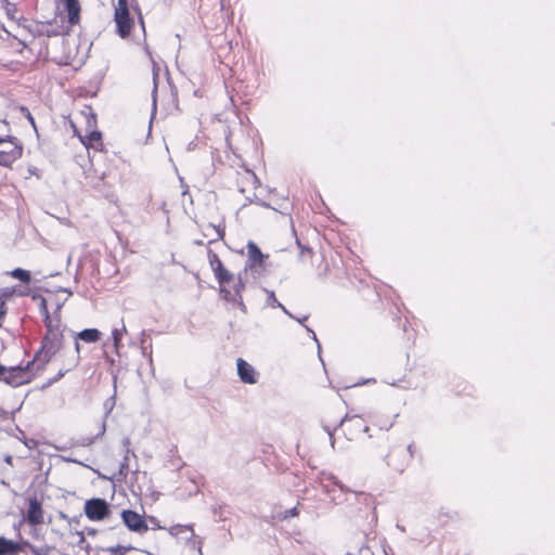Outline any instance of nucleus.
<instances>
[{
  "mask_svg": "<svg viewBox=\"0 0 555 555\" xmlns=\"http://www.w3.org/2000/svg\"><path fill=\"white\" fill-rule=\"evenodd\" d=\"M220 285V294L227 301H231L237 306V308L246 312V306L243 301L242 291L245 288V281L242 272L237 274V281L233 284L232 289L228 288V284L233 281L234 275L225 268H219L218 272L214 274Z\"/></svg>",
  "mask_w": 555,
  "mask_h": 555,
  "instance_id": "1",
  "label": "nucleus"
},
{
  "mask_svg": "<svg viewBox=\"0 0 555 555\" xmlns=\"http://www.w3.org/2000/svg\"><path fill=\"white\" fill-rule=\"evenodd\" d=\"M63 334H46L41 340V346L36 352L29 364L36 365V372L44 370L46 365L65 348L63 345Z\"/></svg>",
  "mask_w": 555,
  "mask_h": 555,
  "instance_id": "2",
  "label": "nucleus"
},
{
  "mask_svg": "<svg viewBox=\"0 0 555 555\" xmlns=\"http://www.w3.org/2000/svg\"><path fill=\"white\" fill-rule=\"evenodd\" d=\"M323 483L322 488L325 493H327L331 496V500L335 503H341L343 500L335 494L334 489L331 488L328 483H324L325 480H328L332 482L334 487H337L341 493H352L361 503H364L366 505L371 504L373 502V498L371 494L365 492H353L351 491L347 486H345L336 476L333 474H324L323 475Z\"/></svg>",
  "mask_w": 555,
  "mask_h": 555,
  "instance_id": "3",
  "label": "nucleus"
},
{
  "mask_svg": "<svg viewBox=\"0 0 555 555\" xmlns=\"http://www.w3.org/2000/svg\"><path fill=\"white\" fill-rule=\"evenodd\" d=\"M247 248V260L243 269V273L246 275L250 271L251 275L256 279L261 275L263 271L264 259L268 255H264L256 243L249 241L246 245Z\"/></svg>",
  "mask_w": 555,
  "mask_h": 555,
  "instance_id": "4",
  "label": "nucleus"
},
{
  "mask_svg": "<svg viewBox=\"0 0 555 555\" xmlns=\"http://www.w3.org/2000/svg\"><path fill=\"white\" fill-rule=\"evenodd\" d=\"M36 373V365L27 362L25 366L16 365L7 367V373L3 375L2 380L8 385L17 387L29 383L33 375Z\"/></svg>",
  "mask_w": 555,
  "mask_h": 555,
  "instance_id": "5",
  "label": "nucleus"
},
{
  "mask_svg": "<svg viewBox=\"0 0 555 555\" xmlns=\"http://www.w3.org/2000/svg\"><path fill=\"white\" fill-rule=\"evenodd\" d=\"M22 146L14 137L0 138V166L9 167L22 156Z\"/></svg>",
  "mask_w": 555,
  "mask_h": 555,
  "instance_id": "6",
  "label": "nucleus"
},
{
  "mask_svg": "<svg viewBox=\"0 0 555 555\" xmlns=\"http://www.w3.org/2000/svg\"><path fill=\"white\" fill-rule=\"evenodd\" d=\"M357 543L361 544L359 548L360 554L366 552L371 555H389L388 553L391 552V548L383 538H369L367 535L360 534Z\"/></svg>",
  "mask_w": 555,
  "mask_h": 555,
  "instance_id": "7",
  "label": "nucleus"
},
{
  "mask_svg": "<svg viewBox=\"0 0 555 555\" xmlns=\"http://www.w3.org/2000/svg\"><path fill=\"white\" fill-rule=\"evenodd\" d=\"M111 513V507L104 499L93 498L85 503V514L90 520H103L108 518Z\"/></svg>",
  "mask_w": 555,
  "mask_h": 555,
  "instance_id": "8",
  "label": "nucleus"
},
{
  "mask_svg": "<svg viewBox=\"0 0 555 555\" xmlns=\"http://www.w3.org/2000/svg\"><path fill=\"white\" fill-rule=\"evenodd\" d=\"M120 517L125 526L137 533H143L147 531L149 527L143 518L139 513L131 511V509H124L120 513Z\"/></svg>",
  "mask_w": 555,
  "mask_h": 555,
  "instance_id": "9",
  "label": "nucleus"
},
{
  "mask_svg": "<svg viewBox=\"0 0 555 555\" xmlns=\"http://www.w3.org/2000/svg\"><path fill=\"white\" fill-rule=\"evenodd\" d=\"M115 23L117 27V34L121 38H126L130 35L132 28V20L130 18L128 8H116Z\"/></svg>",
  "mask_w": 555,
  "mask_h": 555,
  "instance_id": "10",
  "label": "nucleus"
},
{
  "mask_svg": "<svg viewBox=\"0 0 555 555\" xmlns=\"http://www.w3.org/2000/svg\"><path fill=\"white\" fill-rule=\"evenodd\" d=\"M237 374L240 379L245 384H256V371L248 362L243 360L242 358L237 359Z\"/></svg>",
  "mask_w": 555,
  "mask_h": 555,
  "instance_id": "11",
  "label": "nucleus"
},
{
  "mask_svg": "<svg viewBox=\"0 0 555 555\" xmlns=\"http://www.w3.org/2000/svg\"><path fill=\"white\" fill-rule=\"evenodd\" d=\"M26 519L31 525H39L43 522V511L41 503L37 500V498L29 500Z\"/></svg>",
  "mask_w": 555,
  "mask_h": 555,
  "instance_id": "12",
  "label": "nucleus"
},
{
  "mask_svg": "<svg viewBox=\"0 0 555 555\" xmlns=\"http://www.w3.org/2000/svg\"><path fill=\"white\" fill-rule=\"evenodd\" d=\"M346 422L353 423L354 427L358 429H360L362 427L359 416H357V415L349 416L348 414H346L343 418H340V421L334 427H331L328 425H323L324 430L330 436L332 447H334V443H335L334 433L337 430V428L341 427Z\"/></svg>",
  "mask_w": 555,
  "mask_h": 555,
  "instance_id": "13",
  "label": "nucleus"
},
{
  "mask_svg": "<svg viewBox=\"0 0 555 555\" xmlns=\"http://www.w3.org/2000/svg\"><path fill=\"white\" fill-rule=\"evenodd\" d=\"M79 361H80L79 356L69 354V357H67V365L60 366L57 374L53 378H51L47 382V386H50V385L56 383L57 380H60L66 373H68L73 369H75L79 364Z\"/></svg>",
  "mask_w": 555,
  "mask_h": 555,
  "instance_id": "14",
  "label": "nucleus"
},
{
  "mask_svg": "<svg viewBox=\"0 0 555 555\" xmlns=\"http://www.w3.org/2000/svg\"><path fill=\"white\" fill-rule=\"evenodd\" d=\"M67 11L68 23L70 25L78 24L80 20V4L78 0H64Z\"/></svg>",
  "mask_w": 555,
  "mask_h": 555,
  "instance_id": "15",
  "label": "nucleus"
},
{
  "mask_svg": "<svg viewBox=\"0 0 555 555\" xmlns=\"http://www.w3.org/2000/svg\"><path fill=\"white\" fill-rule=\"evenodd\" d=\"M49 23L31 22L23 26V30H27L33 39L36 37H42L48 34Z\"/></svg>",
  "mask_w": 555,
  "mask_h": 555,
  "instance_id": "16",
  "label": "nucleus"
},
{
  "mask_svg": "<svg viewBox=\"0 0 555 555\" xmlns=\"http://www.w3.org/2000/svg\"><path fill=\"white\" fill-rule=\"evenodd\" d=\"M74 338L85 343H96L101 338V332L96 328H86L74 333Z\"/></svg>",
  "mask_w": 555,
  "mask_h": 555,
  "instance_id": "17",
  "label": "nucleus"
},
{
  "mask_svg": "<svg viewBox=\"0 0 555 555\" xmlns=\"http://www.w3.org/2000/svg\"><path fill=\"white\" fill-rule=\"evenodd\" d=\"M21 551L20 543L0 537V555H15Z\"/></svg>",
  "mask_w": 555,
  "mask_h": 555,
  "instance_id": "18",
  "label": "nucleus"
},
{
  "mask_svg": "<svg viewBox=\"0 0 555 555\" xmlns=\"http://www.w3.org/2000/svg\"><path fill=\"white\" fill-rule=\"evenodd\" d=\"M101 139V132L98 130H93L90 131L87 135L81 137L80 141L87 149L93 147L94 150H99L98 145H102Z\"/></svg>",
  "mask_w": 555,
  "mask_h": 555,
  "instance_id": "19",
  "label": "nucleus"
},
{
  "mask_svg": "<svg viewBox=\"0 0 555 555\" xmlns=\"http://www.w3.org/2000/svg\"><path fill=\"white\" fill-rule=\"evenodd\" d=\"M10 275L23 283H29L31 281L30 272L22 268H15L10 272Z\"/></svg>",
  "mask_w": 555,
  "mask_h": 555,
  "instance_id": "20",
  "label": "nucleus"
},
{
  "mask_svg": "<svg viewBox=\"0 0 555 555\" xmlns=\"http://www.w3.org/2000/svg\"><path fill=\"white\" fill-rule=\"evenodd\" d=\"M208 260L214 274L218 272L219 268H224L219 256L211 250L208 251Z\"/></svg>",
  "mask_w": 555,
  "mask_h": 555,
  "instance_id": "21",
  "label": "nucleus"
},
{
  "mask_svg": "<svg viewBox=\"0 0 555 555\" xmlns=\"http://www.w3.org/2000/svg\"><path fill=\"white\" fill-rule=\"evenodd\" d=\"M105 429H106L105 422H103L101 424V429L95 437H93V438L92 437H83L78 441V446L88 447V446L92 444L94 442L95 438L101 437L105 434Z\"/></svg>",
  "mask_w": 555,
  "mask_h": 555,
  "instance_id": "22",
  "label": "nucleus"
},
{
  "mask_svg": "<svg viewBox=\"0 0 555 555\" xmlns=\"http://www.w3.org/2000/svg\"><path fill=\"white\" fill-rule=\"evenodd\" d=\"M33 299H39L40 302H39V310H40V313L43 315L44 319H49L50 318V313H49V310H48V306H47V299L40 295H34L33 296Z\"/></svg>",
  "mask_w": 555,
  "mask_h": 555,
  "instance_id": "23",
  "label": "nucleus"
},
{
  "mask_svg": "<svg viewBox=\"0 0 555 555\" xmlns=\"http://www.w3.org/2000/svg\"><path fill=\"white\" fill-rule=\"evenodd\" d=\"M264 292L268 295V298H267L268 306H270L272 308L282 307V304L276 299L273 291H269V289L264 288Z\"/></svg>",
  "mask_w": 555,
  "mask_h": 555,
  "instance_id": "24",
  "label": "nucleus"
},
{
  "mask_svg": "<svg viewBox=\"0 0 555 555\" xmlns=\"http://www.w3.org/2000/svg\"><path fill=\"white\" fill-rule=\"evenodd\" d=\"M44 324L47 327L46 334H50V333L63 334V332L59 328V324H55V325L53 324L51 317L49 319H44Z\"/></svg>",
  "mask_w": 555,
  "mask_h": 555,
  "instance_id": "25",
  "label": "nucleus"
},
{
  "mask_svg": "<svg viewBox=\"0 0 555 555\" xmlns=\"http://www.w3.org/2000/svg\"><path fill=\"white\" fill-rule=\"evenodd\" d=\"M208 228L214 230V232L216 233V237L212 238L210 242H214L217 240H222L224 237V234H225L224 227H221L220 224L215 225V224L209 223Z\"/></svg>",
  "mask_w": 555,
  "mask_h": 555,
  "instance_id": "26",
  "label": "nucleus"
},
{
  "mask_svg": "<svg viewBox=\"0 0 555 555\" xmlns=\"http://www.w3.org/2000/svg\"><path fill=\"white\" fill-rule=\"evenodd\" d=\"M2 3L5 4V12H7V15L11 18V20H15L16 16H15V13L17 12V8L14 3H11L9 0L7 1H1Z\"/></svg>",
  "mask_w": 555,
  "mask_h": 555,
  "instance_id": "27",
  "label": "nucleus"
},
{
  "mask_svg": "<svg viewBox=\"0 0 555 555\" xmlns=\"http://www.w3.org/2000/svg\"><path fill=\"white\" fill-rule=\"evenodd\" d=\"M122 332H126L125 325H122L121 330L114 328L113 332H112L114 345H115L116 348L118 347V345H119V343L121 340Z\"/></svg>",
  "mask_w": 555,
  "mask_h": 555,
  "instance_id": "28",
  "label": "nucleus"
},
{
  "mask_svg": "<svg viewBox=\"0 0 555 555\" xmlns=\"http://www.w3.org/2000/svg\"><path fill=\"white\" fill-rule=\"evenodd\" d=\"M121 443H122V447L125 448L127 454H131V456H133V457L137 456L135 453L133 452V450L130 449L131 441H130L129 437H125L122 439Z\"/></svg>",
  "mask_w": 555,
  "mask_h": 555,
  "instance_id": "29",
  "label": "nucleus"
},
{
  "mask_svg": "<svg viewBox=\"0 0 555 555\" xmlns=\"http://www.w3.org/2000/svg\"><path fill=\"white\" fill-rule=\"evenodd\" d=\"M67 357H69V350L64 348L62 352L59 354V359L61 360V366L67 365Z\"/></svg>",
  "mask_w": 555,
  "mask_h": 555,
  "instance_id": "30",
  "label": "nucleus"
},
{
  "mask_svg": "<svg viewBox=\"0 0 555 555\" xmlns=\"http://www.w3.org/2000/svg\"><path fill=\"white\" fill-rule=\"evenodd\" d=\"M22 111L25 112V116H26L27 120L30 122V125L33 126V128L37 132V127H36L35 118L33 117L30 112L26 107H22Z\"/></svg>",
  "mask_w": 555,
  "mask_h": 555,
  "instance_id": "31",
  "label": "nucleus"
},
{
  "mask_svg": "<svg viewBox=\"0 0 555 555\" xmlns=\"http://www.w3.org/2000/svg\"><path fill=\"white\" fill-rule=\"evenodd\" d=\"M298 515V511H297V507H293V508H289L287 511H285L284 513V518L287 519V518H291V517H295Z\"/></svg>",
  "mask_w": 555,
  "mask_h": 555,
  "instance_id": "32",
  "label": "nucleus"
},
{
  "mask_svg": "<svg viewBox=\"0 0 555 555\" xmlns=\"http://www.w3.org/2000/svg\"><path fill=\"white\" fill-rule=\"evenodd\" d=\"M128 470H129V464H128V462L122 460V462L120 463V467H119V474L126 476Z\"/></svg>",
  "mask_w": 555,
  "mask_h": 555,
  "instance_id": "33",
  "label": "nucleus"
},
{
  "mask_svg": "<svg viewBox=\"0 0 555 555\" xmlns=\"http://www.w3.org/2000/svg\"><path fill=\"white\" fill-rule=\"evenodd\" d=\"M69 350V354H76L80 357V344L78 343V339H75V350Z\"/></svg>",
  "mask_w": 555,
  "mask_h": 555,
  "instance_id": "34",
  "label": "nucleus"
},
{
  "mask_svg": "<svg viewBox=\"0 0 555 555\" xmlns=\"http://www.w3.org/2000/svg\"><path fill=\"white\" fill-rule=\"evenodd\" d=\"M57 35H59V31L51 29V24L49 23L48 34H44L43 36L52 37V36H57Z\"/></svg>",
  "mask_w": 555,
  "mask_h": 555,
  "instance_id": "35",
  "label": "nucleus"
},
{
  "mask_svg": "<svg viewBox=\"0 0 555 555\" xmlns=\"http://www.w3.org/2000/svg\"><path fill=\"white\" fill-rule=\"evenodd\" d=\"M5 313H7L5 304L2 301V302H0V319H1L2 317H4V315H5Z\"/></svg>",
  "mask_w": 555,
  "mask_h": 555,
  "instance_id": "36",
  "label": "nucleus"
},
{
  "mask_svg": "<svg viewBox=\"0 0 555 555\" xmlns=\"http://www.w3.org/2000/svg\"><path fill=\"white\" fill-rule=\"evenodd\" d=\"M285 314H287L289 318L295 319V317L285 308L284 305L282 307H279Z\"/></svg>",
  "mask_w": 555,
  "mask_h": 555,
  "instance_id": "37",
  "label": "nucleus"
},
{
  "mask_svg": "<svg viewBox=\"0 0 555 555\" xmlns=\"http://www.w3.org/2000/svg\"><path fill=\"white\" fill-rule=\"evenodd\" d=\"M117 8H128V0H118Z\"/></svg>",
  "mask_w": 555,
  "mask_h": 555,
  "instance_id": "38",
  "label": "nucleus"
},
{
  "mask_svg": "<svg viewBox=\"0 0 555 555\" xmlns=\"http://www.w3.org/2000/svg\"><path fill=\"white\" fill-rule=\"evenodd\" d=\"M7 373V367L0 364V380H2L3 375Z\"/></svg>",
  "mask_w": 555,
  "mask_h": 555,
  "instance_id": "39",
  "label": "nucleus"
},
{
  "mask_svg": "<svg viewBox=\"0 0 555 555\" xmlns=\"http://www.w3.org/2000/svg\"><path fill=\"white\" fill-rule=\"evenodd\" d=\"M153 106H154V109H156V86L154 87V90H153Z\"/></svg>",
  "mask_w": 555,
  "mask_h": 555,
  "instance_id": "40",
  "label": "nucleus"
},
{
  "mask_svg": "<svg viewBox=\"0 0 555 555\" xmlns=\"http://www.w3.org/2000/svg\"><path fill=\"white\" fill-rule=\"evenodd\" d=\"M305 327H306V330H307L308 332H310V333L312 334L313 339H314L315 341H318L317 336H315V333H314L311 328H309L308 326H305Z\"/></svg>",
  "mask_w": 555,
  "mask_h": 555,
  "instance_id": "41",
  "label": "nucleus"
},
{
  "mask_svg": "<svg viewBox=\"0 0 555 555\" xmlns=\"http://www.w3.org/2000/svg\"><path fill=\"white\" fill-rule=\"evenodd\" d=\"M65 461H67V462H72V463H77V464H82V463H81V462H79L78 460H76V459H70V457L65 459Z\"/></svg>",
  "mask_w": 555,
  "mask_h": 555,
  "instance_id": "42",
  "label": "nucleus"
},
{
  "mask_svg": "<svg viewBox=\"0 0 555 555\" xmlns=\"http://www.w3.org/2000/svg\"><path fill=\"white\" fill-rule=\"evenodd\" d=\"M8 464H12V456L11 455H8L5 456V460H4Z\"/></svg>",
  "mask_w": 555,
  "mask_h": 555,
  "instance_id": "43",
  "label": "nucleus"
},
{
  "mask_svg": "<svg viewBox=\"0 0 555 555\" xmlns=\"http://www.w3.org/2000/svg\"><path fill=\"white\" fill-rule=\"evenodd\" d=\"M20 42L24 46V47H27L28 42H27V39L24 38V39H21Z\"/></svg>",
  "mask_w": 555,
  "mask_h": 555,
  "instance_id": "44",
  "label": "nucleus"
},
{
  "mask_svg": "<svg viewBox=\"0 0 555 555\" xmlns=\"http://www.w3.org/2000/svg\"><path fill=\"white\" fill-rule=\"evenodd\" d=\"M295 319H296L300 324H302V323H304V321H306V320L308 319V317L306 315V317H304L302 319H297V318H295Z\"/></svg>",
  "mask_w": 555,
  "mask_h": 555,
  "instance_id": "45",
  "label": "nucleus"
},
{
  "mask_svg": "<svg viewBox=\"0 0 555 555\" xmlns=\"http://www.w3.org/2000/svg\"><path fill=\"white\" fill-rule=\"evenodd\" d=\"M360 429H362L363 433H369L370 430L367 426H362Z\"/></svg>",
  "mask_w": 555,
  "mask_h": 555,
  "instance_id": "46",
  "label": "nucleus"
},
{
  "mask_svg": "<svg viewBox=\"0 0 555 555\" xmlns=\"http://www.w3.org/2000/svg\"><path fill=\"white\" fill-rule=\"evenodd\" d=\"M130 455H131V454H127V453L125 452L124 460H125L126 462H128V461H129Z\"/></svg>",
  "mask_w": 555,
  "mask_h": 555,
  "instance_id": "47",
  "label": "nucleus"
},
{
  "mask_svg": "<svg viewBox=\"0 0 555 555\" xmlns=\"http://www.w3.org/2000/svg\"><path fill=\"white\" fill-rule=\"evenodd\" d=\"M397 528L400 529L401 531H404V528L401 527L400 525H397Z\"/></svg>",
  "mask_w": 555,
  "mask_h": 555,
  "instance_id": "48",
  "label": "nucleus"
}]
</instances>
